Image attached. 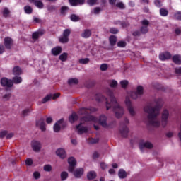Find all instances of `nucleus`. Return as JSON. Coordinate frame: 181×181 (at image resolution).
<instances>
[{"label":"nucleus","mask_w":181,"mask_h":181,"mask_svg":"<svg viewBox=\"0 0 181 181\" xmlns=\"http://www.w3.org/2000/svg\"><path fill=\"white\" fill-rule=\"evenodd\" d=\"M56 9H57V7H56V6H49L47 7V11H49V12H54Z\"/></svg>","instance_id":"nucleus-51"},{"label":"nucleus","mask_w":181,"mask_h":181,"mask_svg":"<svg viewBox=\"0 0 181 181\" xmlns=\"http://www.w3.org/2000/svg\"><path fill=\"white\" fill-rule=\"evenodd\" d=\"M175 71L176 74H181V67L175 68Z\"/></svg>","instance_id":"nucleus-63"},{"label":"nucleus","mask_w":181,"mask_h":181,"mask_svg":"<svg viewBox=\"0 0 181 181\" xmlns=\"http://www.w3.org/2000/svg\"><path fill=\"white\" fill-rule=\"evenodd\" d=\"M121 86L122 87V88H125V87H127V86H128V81L127 80H124L120 82Z\"/></svg>","instance_id":"nucleus-53"},{"label":"nucleus","mask_w":181,"mask_h":181,"mask_svg":"<svg viewBox=\"0 0 181 181\" xmlns=\"http://www.w3.org/2000/svg\"><path fill=\"white\" fill-rule=\"evenodd\" d=\"M11 81L13 84H21L22 83V78L21 76H14Z\"/></svg>","instance_id":"nucleus-30"},{"label":"nucleus","mask_w":181,"mask_h":181,"mask_svg":"<svg viewBox=\"0 0 181 181\" xmlns=\"http://www.w3.org/2000/svg\"><path fill=\"white\" fill-rule=\"evenodd\" d=\"M33 2H34V5H35L37 8H38L39 9H43L45 5L43 4V2H42V0L35 1Z\"/></svg>","instance_id":"nucleus-32"},{"label":"nucleus","mask_w":181,"mask_h":181,"mask_svg":"<svg viewBox=\"0 0 181 181\" xmlns=\"http://www.w3.org/2000/svg\"><path fill=\"white\" fill-rule=\"evenodd\" d=\"M159 57H160V59L163 61L169 60V59L172 57V54H170V53L169 52H165V53L160 54Z\"/></svg>","instance_id":"nucleus-21"},{"label":"nucleus","mask_w":181,"mask_h":181,"mask_svg":"<svg viewBox=\"0 0 181 181\" xmlns=\"http://www.w3.org/2000/svg\"><path fill=\"white\" fill-rule=\"evenodd\" d=\"M117 86H118V83L117 82V81H115V80L110 81V86L112 88H115V87H117Z\"/></svg>","instance_id":"nucleus-43"},{"label":"nucleus","mask_w":181,"mask_h":181,"mask_svg":"<svg viewBox=\"0 0 181 181\" xmlns=\"http://www.w3.org/2000/svg\"><path fill=\"white\" fill-rule=\"evenodd\" d=\"M70 33H71V30L69 28L65 29L62 33V37L59 39L60 43H68Z\"/></svg>","instance_id":"nucleus-5"},{"label":"nucleus","mask_w":181,"mask_h":181,"mask_svg":"<svg viewBox=\"0 0 181 181\" xmlns=\"http://www.w3.org/2000/svg\"><path fill=\"white\" fill-rule=\"evenodd\" d=\"M172 60L175 64L180 65L181 64V56L179 54L174 55L172 58Z\"/></svg>","instance_id":"nucleus-25"},{"label":"nucleus","mask_w":181,"mask_h":181,"mask_svg":"<svg viewBox=\"0 0 181 181\" xmlns=\"http://www.w3.org/2000/svg\"><path fill=\"white\" fill-rule=\"evenodd\" d=\"M101 11V8L100 7H96L93 9V13H95V15H98V13H100Z\"/></svg>","instance_id":"nucleus-57"},{"label":"nucleus","mask_w":181,"mask_h":181,"mask_svg":"<svg viewBox=\"0 0 181 181\" xmlns=\"http://www.w3.org/2000/svg\"><path fill=\"white\" fill-rule=\"evenodd\" d=\"M108 125H110L111 127H106V129H111L112 128H114L115 125H117V122L115 121L110 122V123H108Z\"/></svg>","instance_id":"nucleus-52"},{"label":"nucleus","mask_w":181,"mask_h":181,"mask_svg":"<svg viewBox=\"0 0 181 181\" xmlns=\"http://www.w3.org/2000/svg\"><path fill=\"white\" fill-rule=\"evenodd\" d=\"M84 173V170L83 168H78L74 171V176L75 177H80Z\"/></svg>","instance_id":"nucleus-23"},{"label":"nucleus","mask_w":181,"mask_h":181,"mask_svg":"<svg viewBox=\"0 0 181 181\" xmlns=\"http://www.w3.org/2000/svg\"><path fill=\"white\" fill-rule=\"evenodd\" d=\"M36 125L37 127H39L40 129H41L42 132L46 131V123H45L44 118H40L38 121H37Z\"/></svg>","instance_id":"nucleus-15"},{"label":"nucleus","mask_w":181,"mask_h":181,"mask_svg":"<svg viewBox=\"0 0 181 181\" xmlns=\"http://www.w3.org/2000/svg\"><path fill=\"white\" fill-rule=\"evenodd\" d=\"M106 94L109 96V99L101 94H98L95 95L96 101L105 103L107 111L112 108L116 118H121L125 112L124 107L119 105V103L117 101V98L114 96V92L111 89L107 88L106 90Z\"/></svg>","instance_id":"nucleus-1"},{"label":"nucleus","mask_w":181,"mask_h":181,"mask_svg":"<svg viewBox=\"0 0 181 181\" xmlns=\"http://www.w3.org/2000/svg\"><path fill=\"white\" fill-rule=\"evenodd\" d=\"M9 13H11L9 9H8V8H5L3 11V16H4V18H8V15H9Z\"/></svg>","instance_id":"nucleus-45"},{"label":"nucleus","mask_w":181,"mask_h":181,"mask_svg":"<svg viewBox=\"0 0 181 181\" xmlns=\"http://www.w3.org/2000/svg\"><path fill=\"white\" fill-rule=\"evenodd\" d=\"M32 37L35 40L39 39V34H37V32H35V33H33Z\"/></svg>","instance_id":"nucleus-61"},{"label":"nucleus","mask_w":181,"mask_h":181,"mask_svg":"<svg viewBox=\"0 0 181 181\" xmlns=\"http://www.w3.org/2000/svg\"><path fill=\"white\" fill-rule=\"evenodd\" d=\"M59 97H60V93L49 94L42 99V103L45 104L47 101H50L52 99L56 100V98H59Z\"/></svg>","instance_id":"nucleus-11"},{"label":"nucleus","mask_w":181,"mask_h":181,"mask_svg":"<svg viewBox=\"0 0 181 181\" xmlns=\"http://www.w3.org/2000/svg\"><path fill=\"white\" fill-rule=\"evenodd\" d=\"M69 122H71V124H73V122H74V121H77V119H78V116L77 115V114L76 113H72V115L71 116H69Z\"/></svg>","instance_id":"nucleus-29"},{"label":"nucleus","mask_w":181,"mask_h":181,"mask_svg":"<svg viewBox=\"0 0 181 181\" xmlns=\"http://www.w3.org/2000/svg\"><path fill=\"white\" fill-rule=\"evenodd\" d=\"M33 177L35 179L37 180L40 177V173H39V172H35L33 173Z\"/></svg>","instance_id":"nucleus-60"},{"label":"nucleus","mask_w":181,"mask_h":181,"mask_svg":"<svg viewBox=\"0 0 181 181\" xmlns=\"http://www.w3.org/2000/svg\"><path fill=\"white\" fill-rule=\"evenodd\" d=\"M68 163L69 167L68 168L69 172H74V166H76V159L74 157L68 158Z\"/></svg>","instance_id":"nucleus-14"},{"label":"nucleus","mask_w":181,"mask_h":181,"mask_svg":"<svg viewBox=\"0 0 181 181\" xmlns=\"http://www.w3.org/2000/svg\"><path fill=\"white\" fill-rule=\"evenodd\" d=\"M110 32L111 33H112L113 35H117V33H118V29H117L115 28H112L110 29Z\"/></svg>","instance_id":"nucleus-58"},{"label":"nucleus","mask_w":181,"mask_h":181,"mask_svg":"<svg viewBox=\"0 0 181 181\" xmlns=\"http://www.w3.org/2000/svg\"><path fill=\"white\" fill-rule=\"evenodd\" d=\"M63 49H62V47H56L52 49V53L53 56H59L60 53H62Z\"/></svg>","instance_id":"nucleus-22"},{"label":"nucleus","mask_w":181,"mask_h":181,"mask_svg":"<svg viewBox=\"0 0 181 181\" xmlns=\"http://www.w3.org/2000/svg\"><path fill=\"white\" fill-rule=\"evenodd\" d=\"M175 19L177 21H181V12H177L174 15Z\"/></svg>","instance_id":"nucleus-54"},{"label":"nucleus","mask_w":181,"mask_h":181,"mask_svg":"<svg viewBox=\"0 0 181 181\" xmlns=\"http://www.w3.org/2000/svg\"><path fill=\"white\" fill-rule=\"evenodd\" d=\"M141 33H141V31L136 30V31L133 32L132 35H133V36L139 37V36H141Z\"/></svg>","instance_id":"nucleus-59"},{"label":"nucleus","mask_w":181,"mask_h":181,"mask_svg":"<svg viewBox=\"0 0 181 181\" xmlns=\"http://www.w3.org/2000/svg\"><path fill=\"white\" fill-rule=\"evenodd\" d=\"M31 147L34 152H40L42 150V143L39 141L33 140L31 142Z\"/></svg>","instance_id":"nucleus-8"},{"label":"nucleus","mask_w":181,"mask_h":181,"mask_svg":"<svg viewBox=\"0 0 181 181\" xmlns=\"http://www.w3.org/2000/svg\"><path fill=\"white\" fill-rule=\"evenodd\" d=\"M141 27L140 28V32L142 33V35H146L148 32H149V21L148 20H143L141 21Z\"/></svg>","instance_id":"nucleus-6"},{"label":"nucleus","mask_w":181,"mask_h":181,"mask_svg":"<svg viewBox=\"0 0 181 181\" xmlns=\"http://www.w3.org/2000/svg\"><path fill=\"white\" fill-rule=\"evenodd\" d=\"M64 119H61L57 121L54 125V132H59L62 128V127H64V123H63Z\"/></svg>","instance_id":"nucleus-17"},{"label":"nucleus","mask_w":181,"mask_h":181,"mask_svg":"<svg viewBox=\"0 0 181 181\" xmlns=\"http://www.w3.org/2000/svg\"><path fill=\"white\" fill-rule=\"evenodd\" d=\"M24 11H25V13H28V14L32 13V11H33L32 7L29 6H25L24 7Z\"/></svg>","instance_id":"nucleus-44"},{"label":"nucleus","mask_w":181,"mask_h":181,"mask_svg":"<svg viewBox=\"0 0 181 181\" xmlns=\"http://www.w3.org/2000/svg\"><path fill=\"white\" fill-rule=\"evenodd\" d=\"M119 132L123 138H127V136H128V132H129V130L127 126L121 125Z\"/></svg>","instance_id":"nucleus-18"},{"label":"nucleus","mask_w":181,"mask_h":181,"mask_svg":"<svg viewBox=\"0 0 181 181\" xmlns=\"http://www.w3.org/2000/svg\"><path fill=\"white\" fill-rule=\"evenodd\" d=\"M117 8H119V9H125V5L122 2H119L116 4Z\"/></svg>","instance_id":"nucleus-50"},{"label":"nucleus","mask_w":181,"mask_h":181,"mask_svg":"<svg viewBox=\"0 0 181 181\" xmlns=\"http://www.w3.org/2000/svg\"><path fill=\"white\" fill-rule=\"evenodd\" d=\"M98 121L97 117L93 115H87L81 118V123L76 126V132L78 135L87 134V132H88V127L83 126V124H84V122H93L95 124Z\"/></svg>","instance_id":"nucleus-3"},{"label":"nucleus","mask_w":181,"mask_h":181,"mask_svg":"<svg viewBox=\"0 0 181 181\" xmlns=\"http://www.w3.org/2000/svg\"><path fill=\"white\" fill-rule=\"evenodd\" d=\"M168 14H169V11H168V9L164 8H162L160 9V16H168Z\"/></svg>","instance_id":"nucleus-33"},{"label":"nucleus","mask_w":181,"mask_h":181,"mask_svg":"<svg viewBox=\"0 0 181 181\" xmlns=\"http://www.w3.org/2000/svg\"><path fill=\"white\" fill-rule=\"evenodd\" d=\"M81 37L84 39H88L91 36V30L86 29L81 35Z\"/></svg>","instance_id":"nucleus-24"},{"label":"nucleus","mask_w":181,"mask_h":181,"mask_svg":"<svg viewBox=\"0 0 181 181\" xmlns=\"http://www.w3.org/2000/svg\"><path fill=\"white\" fill-rule=\"evenodd\" d=\"M88 111H90V112H95V111H97V109L93 108V107H89V108L82 107L78 111V113L81 115H87V114H88Z\"/></svg>","instance_id":"nucleus-16"},{"label":"nucleus","mask_w":181,"mask_h":181,"mask_svg":"<svg viewBox=\"0 0 181 181\" xmlns=\"http://www.w3.org/2000/svg\"><path fill=\"white\" fill-rule=\"evenodd\" d=\"M44 170L45 172H51L52 171V165H49V164L44 165Z\"/></svg>","instance_id":"nucleus-48"},{"label":"nucleus","mask_w":181,"mask_h":181,"mask_svg":"<svg viewBox=\"0 0 181 181\" xmlns=\"http://www.w3.org/2000/svg\"><path fill=\"white\" fill-rule=\"evenodd\" d=\"M107 116L102 115L100 116L99 117V124L100 125H101V127H103V128H111V125L108 124V123L107 122Z\"/></svg>","instance_id":"nucleus-7"},{"label":"nucleus","mask_w":181,"mask_h":181,"mask_svg":"<svg viewBox=\"0 0 181 181\" xmlns=\"http://www.w3.org/2000/svg\"><path fill=\"white\" fill-rule=\"evenodd\" d=\"M97 177V174L94 171H90L87 174V179L88 180H93Z\"/></svg>","instance_id":"nucleus-27"},{"label":"nucleus","mask_w":181,"mask_h":181,"mask_svg":"<svg viewBox=\"0 0 181 181\" xmlns=\"http://www.w3.org/2000/svg\"><path fill=\"white\" fill-rule=\"evenodd\" d=\"M145 148H146L147 149H152V148H153V144H152V143L149 142V141H141L139 143V149L141 152H144V149H145Z\"/></svg>","instance_id":"nucleus-10"},{"label":"nucleus","mask_w":181,"mask_h":181,"mask_svg":"<svg viewBox=\"0 0 181 181\" xmlns=\"http://www.w3.org/2000/svg\"><path fill=\"white\" fill-rule=\"evenodd\" d=\"M101 71H107L108 70V64H102L100 67Z\"/></svg>","instance_id":"nucleus-41"},{"label":"nucleus","mask_w":181,"mask_h":181,"mask_svg":"<svg viewBox=\"0 0 181 181\" xmlns=\"http://www.w3.org/2000/svg\"><path fill=\"white\" fill-rule=\"evenodd\" d=\"M161 125L162 127H166L168 125V118H169V111L164 110L161 117Z\"/></svg>","instance_id":"nucleus-9"},{"label":"nucleus","mask_w":181,"mask_h":181,"mask_svg":"<svg viewBox=\"0 0 181 181\" xmlns=\"http://www.w3.org/2000/svg\"><path fill=\"white\" fill-rule=\"evenodd\" d=\"M32 112V110H30V109H25L22 112V115L23 117H26L27 115H28L29 112Z\"/></svg>","instance_id":"nucleus-46"},{"label":"nucleus","mask_w":181,"mask_h":181,"mask_svg":"<svg viewBox=\"0 0 181 181\" xmlns=\"http://www.w3.org/2000/svg\"><path fill=\"white\" fill-rule=\"evenodd\" d=\"M144 111L147 114L146 122L148 125L158 128L160 127L159 114H160V105L158 100L149 103L144 107Z\"/></svg>","instance_id":"nucleus-2"},{"label":"nucleus","mask_w":181,"mask_h":181,"mask_svg":"<svg viewBox=\"0 0 181 181\" xmlns=\"http://www.w3.org/2000/svg\"><path fill=\"white\" fill-rule=\"evenodd\" d=\"M109 40L111 46H115L117 44V37L115 35H111Z\"/></svg>","instance_id":"nucleus-31"},{"label":"nucleus","mask_w":181,"mask_h":181,"mask_svg":"<svg viewBox=\"0 0 181 181\" xmlns=\"http://www.w3.org/2000/svg\"><path fill=\"white\" fill-rule=\"evenodd\" d=\"M118 176L119 179H125L127 176V171L122 169L119 170Z\"/></svg>","instance_id":"nucleus-28"},{"label":"nucleus","mask_w":181,"mask_h":181,"mask_svg":"<svg viewBox=\"0 0 181 181\" xmlns=\"http://www.w3.org/2000/svg\"><path fill=\"white\" fill-rule=\"evenodd\" d=\"M57 156H59L61 159H64L67 155L66 154V150L64 148H58L56 151Z\"/></svg>","instance_id":"nucleus-19"},{"label":"nucleus","mask_w":181,"mask_h":181,"mask_svg":"<svg viewBox=\"0 0 181 181\" xmlns=\"http://www.w3.org/2000/svg\"><path fill=\"white\" fill-rule=\"evenodd\" d=\"M68 84L73 86V84H78V79L74 78L68 80Z\"/></svg>","instance_id":"nucleus-35"},{"label":"nucleus","mask_w":181,"mask_h":181,"mask_svg":"<svg viewBox=\"0 0 181 181\" xmlns=\"http://www.w3.org/2000/svg\"><path fill=\"white\" fill-rule=\"evenodd\" d=\"M11 97H12L11 93H6L2 96V98L4 101H9V100H11Z\"/></svg>","instance_id":"nucleus-38"},{"label":"nucleus","mask_w":181,"mask_h":181,"mask_svg":"<svg viewBox=\"0 0 181 181\" xmlns=\"http://www.w3.org/2000/svg\"><path fill=\"white\" fill-rule=\"evenodd\" d=\"M68 177H69V173H67V172L64 171L61 173L62 180H66V179H67Z\"/></svg>","instance_id":"nucleus-40"},{"label":"nucleus","mask_w":181,"mask_h":181,"mask_svg":"<svg viewBox=\"0 0 181 181\" xmlns=\"http://www.w3.org/2000/svg\"><path fill=\"white\" fill-rule=\"evenodd\" d=\"M4 46L6 49L11 50L12 47L13 46V40L9 37H6L4 38Z\"/></svg>","instance_id":"nucleus-12"},{"label":"nucleus","mask_w":181,"mask_h":181,"mask_svg":"<svg viewBox=\"0 0 181 181\" xmlns=\"http://www.w3.org/2000/svg\"><path fill=\"white\" fill-rule=\"evenodd\" d=\"M69 11V7L66 6H64L61 8V13L62 15H66L67 13V11Z\"/></svg>","instance_id":"nucleus-39"},{"label":"nucleus","mask_w":181,"mask_h":181,"mask_svg":"<svg viewBox=\"0 0 181 181\" xmlns=\"http://www.w3.org/2000/svg\"><path fill=\"white\" fill-rule=\"evenodd\" d=\"M96 3H97V0H87V4L90 6L95 5Z\"/></svg>","instance_id":"nucleus-55"},{"label":"nucleus","mask_w":181,"mask_h":181,"mask_svg":"<svg viewBox=\"0 0 181 181\" xmlns=\"http://www.w3.org/2000/svg\"><path fill=\"white\" fill-rule=\"evenodd\" d=\"M118 47H125L127 46V42L125 41H119L117 42Z\"/></svg>","instance_id":"nucleus-47"},{"label":"nucleus","mask_w":181,"mask_h":181,"mask_svg":"<svg viewBox=\"0 0 181 181\" xmlns=\"http://www.w3.org/2000/svg\"><path fill=\"white\" fill-rule=\"evenodd\" d=\"M33 163V160L31 158H28L25 160V165H27L28 166H32Z\"/></svg>","instance_id":"nucleus-56"},{"label":"nucleus","mask_w":181,"mask_h":181,"mask_svg":"<svg viewBox=\"0 0 181 181\" xmlns=\"http://www.w3.org/2000/svg\"><path fill=\"white\" fill-rule=\"evenodd\" d=\"M155 5L157 6L158 8H160V6H162V2H160L159 0H156Z\"/></svg>","instance_id":"nucleus-62"},{"label":"nucleus","mask_w":181,"mask_h":181,"mask_svg":"<svg viewBox=\"0 0 181 181\" xmlns=\"http://www.w3.org/2000/svg\"><path fill=\"white\" fill-rule=\"evenodd\" d=\"M175 33L177 34V35H181V29L180 28H176L175 30Z\"/></svg>","instance_id":"nucleus-64"},{"label":"nucleus","mask_w":181,"mask_h":181,"mask_svg":"<svg viewBox=\"0 0 181 181\" xmlns=\"http://www.w3.org/2000/svg\"><path fill=\"white\" fill-rule=\"evenodd\" d=\"M67 56H69V54H67L66 52H64L61 55H59V59L62 62H66V60H67Z\"/></svg>","instance_id":"nucleus-34"},{"label":"nucleus","mask_w":181,"mask_h":181,"mask_svg":"<svg viewBox=\"0 0 181 181\" xmlns=\"http://www.w3.org/2000/svg\"><path fill=\"white\" fill-rule=\"evenodd\" d=\"M86 0H69V4L71 6H77L78 5H83Z\"/></svg>","instance_id":"nucleus-20"},{"label":"nucleus","mask_w":181,"mask_h":181,"mask_svg":"<svg viewBox=\"0 0 181 181\" xmlns=\"http://www.w3.org/2000/svg\"><path fill=\"white\" fill-rule=\"evenodd\" d=\"M70 19L72 22H78V21H80V17L76 14H72L70 16Z\"/></svg>","instance_id":"nucleus-37"},{"label":"nucleus","mask_w":181,"mask_h":181,"mask_svg":"<svg viewBox=\"0 0 181 181\" xmlns=\"http://www.w3.org/2000/svg\"><path fill=\"white\" fill-rule=\"evenodd\" d=\"M136 92L137 93L139 96L141 97V95H142V94H144V87H142V86H139L136 88Z\"/></svg>","instance_id":"nucleus-36"},{"label":"nucleus","mask_w":181,"mask_h":181,"mask_svg":"<svg viewBox=\"0 0 181 181\" xmlns=\"http://www.w3.org/2000/svg\"><path fill=\"white\" fill-rule=\"evenodd\" d=\"M89 62H90V59H88V58H84V59H79V63L81 64H87L88 63H89Z\"/></svg>","instance_id":"nucleus-42"},{"label":"nucleus","mask_w":181,"mask_h":181,"mask_svg":"<svg viewBox=\"0 0 181 181\" xmlns=\"http://www.w3.org/2000/svg\"><path fill=\"white\" fill-rule=\"evenodd\" d=\"M1 84L3 87L11 88L13 86V82L12 80H9L6 78H3L1 79Z\"/></svg>","instance_id":"nucleus-13"},{"label":"nucleus","mask_w":181,"mask_h":181,"mask_svg":"<svg viewBox=\"0 0 181 181\" xmlns=\"http://www.w3.org/2000/svg\"><path fill=\"white\" fill-rule=\"evenodd\" d=\"M13 74L14 76H21V74H22V69H21V67L18 66H14L13 69Z\"/></svg>","instance_id":"nucleus-26"},{"label":"nucleus","mask_w":181,"mask_h":181,"mask_svg":"<svg viewBox=\"0 0 181 181\" xmlns=\"http://www.w3.org/2000/svg\"><path fill=\"white\" fill-rule=\"evenodd\" d=\"M125 103L127 107L129 115H131V117H135L136 115V112L135 111L134 106H132L129 98H126Z\"/></svg>","instance_id":"nucleus-4"},{"label":"nucleus","mask_w":181,"mask_h":181,"mask_svg":"<svg viewBox=\"0 0 181 181\" xmlns=\"http://www.w3.org/2000/svg\"><path fill=\"white\" fill-rule=\"evenodd\" d=\"M131 97L133 100H136V98H139V95L137 94V93L136 91L135 92H132Z\"/></svg>","instance_id":"nucleus-49"}]
</instances>
